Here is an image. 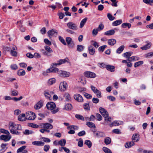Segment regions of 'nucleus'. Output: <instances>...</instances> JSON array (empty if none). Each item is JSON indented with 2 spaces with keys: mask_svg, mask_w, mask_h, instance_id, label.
I'll list each match as a JSON object with an SVG mask.
<instances>
[{
  "mask_svg": "<svg viewBox=\"0 0 153 153\" xmlns=\"http://www.w3.org/2000/svg\"><path fill=\"white\" fill-rule=\"evenodd\" d=\"M85 134H86V133H85V131H80L77 134H78V136H81L85 135Z\"/></svg>",
  "mask_w": 153,
  "mask_h": 153,
  "instance_id": "nucleus-64",
  "label": "nucleus"
},
{
  "mask_svg": "<svg viewBox=\"0 0 153 153\" xmlns=\"http://www.w3.org/2000/svg\"><path fill=\"white\" fill-rule=\"evenodd\" d=\"M72 108V105L70 104H68L65 105V109L67 110H70Z\"/></svg>",
  "mask_w": 153,
  "mask_h": 153,
  "instance_id": "nucleus-36",
  "label": "nucleus"
},
{
  "mask_svg": "<svg viewBox=\"0 0 153 153\" xmlns=\"http://www.w3.org/2000/svg\"><path fill=\"white\" fill-rule=\"evenodd\" d=\"M84 144L87 145L89 148H90L92 146V143L89 140H86Z\"/></svg>",
  "mask_w": 153,
  "mask_h": 153,
  "instance_id": "nucleus-45",
  "label": "nucleus"
},
{
  "mask_svg": "<svg viewBox=\"0 0 153 153\" xmlns=\"http://www.w3.org/2000/svg\"><path fill=\"white\" fill-rule=\"evenodd\" d=\"M43 101L42 100H40L34 106V108L36 110L40 109L43 105Z\"/></svg>",
  "mask_w": 153,
  "mask_h": 153,
  "instance_id": "nucleus-8",
  "label": "nucleus"
},
{
  "mask_svg": "<svg viewBox=\"0 0 153 153\" xmlns=\"http://www.w3.org/2000/svg\"><path fill=\"white\" fill-rule=\"evenodd\" d=\"M75 117L79 120H80L84 121V117L82 115L79 114H76L75 115Z\"/></svg>",
  "mask_w": 153,
  "mask_h": 153,
  "instance_id": "nucleus-47",
  "label": "nucleus"
},
{
  "mask_svg": "<svg viewBox=\"0 0 153 153\" xmlns=\"http://www.w3.org/2000/svg\"><path fill=\"white\" fill-rule=\"evenodd\" d=\"M88 51L89 53L91 55H93L95 51L94 48L91 45L88 47Z\"/></svg>",
  "mask_w": 153,
  "mask_h": 153,
  "instance_id": "nucleus-17",
  "label": "nucleus"
},
{
  "mask_svg": "<svg viewBox=\"0 0 153 153\" xmlns=\"http://www.w3.org/2000/svg\"><path fill=\"white\" fill-rule=\"evenodd\" d=\"M131 24L127 23H123L122 25V27L123 28H126L127 27L128 28H129L131 27Z\"/></svg>",
  "mask_w": 153,
  "mask_h": 153,
  "instance_id": "nucleus-35",
  "label": "nucleus"
},
{
  "mask_svg": "<svg viewBox=\"0 0 153 153\" xmlns=\"http://www.w3.org/2000/svg\"><path fill=\"white\" fill-rule=\"evenodd\" d=\"M140 58L139 57L136 56H132L131 57H128L127 60L129 62L139 60Z\"/></svg>",
  "mask_w": 153,
  "mask_h": 153,
  "instance_id": "nucleus-22",
  "label": "nucleus"
},
{
  "mask_svg": "<svg viewBox=\"0 0 153 153\" xmlns=\"http://www.w3.org/2000/svg\"><path fill=\"white\" fill-rule=\"evenodd\" d=\"M34 113L31 111L28 112L26 114V118L28 120H34L36 118Z\"/></svg>",
  "mask_w": 153,
  "mask_h": 153,
  "instance_id": "nucleus-4",
  "label": "nucleus"
},
{
  "mask_svg": "<svg viewBox=\"0 0 153 153\" xmlns=\"http://www.w3.org/2000/svg\"><path fill=\"white\" fill-rule=\"evenodd\" d=\"M11 135H2L0 136V139L4 140L5 142H7L10 140L11 138Z\"/></svg>",
  "mask_w": 153,
  "mask_h": 153,
  "instance_id": "nucleus-11",
  "label": "nucleus"
},
{
  "mask_svg": "<svg viewBox=\"0 0 153 153\" xmlns=\"http://www.w3.org/2000/svg\"><path fill=\"white\" fill-rule=\"evenodd\" d=\"M113 3L111 4V5L113 6L117 7V3L118 2V1H117L116 0H110Z\"/></svg>",
  "mask_w": 153,
  "mask_h": 153,
  "instance_id": "nucleus-56",
  "label": "nucleus"
},
{
  "mask_svg": "<svg viewBox=\"0 0 153 153\" xmlns=\"http://www.w3.org/2000/svg\"><path fill=\"white\" fill-rule=\"evenodd\" d=\"M59 40L63 45H66V44L65 41V40L61 36H59Z\"/></svg>",
  "mask_w": 153,
  "mask_h": 153,
  "instance_id": "nucleus-58",
  "label": "nucleus"
},
{
  "mask_svg": "<svg viewBox=\"0 0 153 153\" xmlns=\"http://www.w3.org/2000/svg\"><path fill=\"white\" fill-rule=\"evenodd\" d=\"M94 133L96 137L98 138L104 137L105 136V133L101 131H94Z\"/></svg>",
  "mask_w": 153,
  "mask_h": 153,
  "instance_id": "nucleus-10",
  "label": "nucleus"
},
{
  "mask_svg": "<svg viewBox=\"0 0 153 153\" xmlns=\"http://www.w3.org/2000/svg\"><path fill=\"white\" fill-rule=\"evenodd\" d=\"M29 126L34 128H37L39 127L40 128L39 124V125H37L35 124L31 123L30 124Z\"/></svg>",
  "mask_w": 153,
  "mask_h": 153,
  "instance_id": "nucleus-50",
  "label": "nucleus"
},
{
  "mask_svg": "<svg viewBox=\"0 0 153 153\" xmlns=\"http://www.w3.org/2000/svg\"><path fill=\"white\" fill-rule=\"evenodd\" d=\"M44 48L45 51L44 50H42L43 54L48 57L51 56L52 55V53L53 52L52 49L50 47L47 45L44 46Z\"/></svg>",
  "mask_w": 153,
  "mask_h": 153,
  "instance_id": "nucleus-3",
  "label": "nucleus"
},
{
  "mask_svg": "<svg viewBox=\"0 0 153 153\" xmlns=\"http://www.w3.org/2000/svg\"><path fill=\"white\" fill-rule=\"evenodd\" d=\"M44 95L45 96L46 95L56 96V95L54 94V93L53 91H45Z\"/></svg>",
  "mask_w": 153,
  "mask_h": 153,
  "instance_id": "nucleus-28",
  "label": "nucleus"
},
{
  "mask_svg": "<svg viewBox=\"0 0 153 153\" xmlns=\"http://www.w3.org/2000/svg\"><path fill=\"white\" fill-rule=\"evenodd\" d=\"M153 56V52H151L147 53L145 55L146 57L148 58Z\"/></svg>",
  "mask_w": 153,
  "mask_h": 153,
  "instance_id": "nucleus-60",
  "label": "nucleus"
},
{
  "mask_svg": "<svg viewBox=\"0 0 153 153\" xmlns=\"http://www.w3.org/2000/svg\"><path fill=\"white\" fill-rule=\"evenodd\" d=\"M59 69L58 68H49L47 70L46 72L48 73H56L58 71Z\"/></svg>",
  "mask_w": 153,
  "mask_h": 153,
  "instance_id": "nucleus-19",
  "label": "nucleus"
},
{
  "mask_svg": "<svg viewBox=\"0 0 153 153\" xmlns=\"http://www.w3.org/2000/svg\"><path fill=\"white\" fill-rule=\"evenodd\" d=\"M143 64V61H140L135 62L134 64V66L135 68L139 67Z\"/></svg>",
  "mask_w": 153,
  "mask_h": 153,
  "instance_id": "nucleus-29",
  "label": "nucleus"
},
{
  "mask_svg": "<svg viewBox=\"0 0 153 153\" xmlns=\"http://www.w3.org/2000/svg\"><path fill=\"white\" fill-rule=\"evenodd\" d=\"M63 99L65 101L69 102L71 101V96H64Z\"/></svg>",
  "mask_w": 153,
  "mask_h": 153,
  "instance_id": "nucleus-55",
  "label": "nucleus"
},
{
  "mask_svg": "<svg viewBox=\"0 0 153 153\" xmlns=\"http://www.w3.org/2000/svg\"><path fill=\"white\" fill-rule=\"evenodd\" d=\"M132 52H127L124 53L123 54V56L127 58L128 59V57H129L132 54Z\"/></svg>",
  "mask_w": 153,
  "mask_h": 153,
  "instance_id": "nucleus-39",
  "label": "nucleus"
},
{
  "mask_svg": "<svg viewBox=\"0 0 153 153\" xmlns=\"http://www.w3.org/2000/svg\"><path fill=\"white\" fill-rule=\"evenodd\" d=\"M68 58H67L64 59H61L58 61V65H61L63 63H64L67 62L66 59H68Z\"/></svg>",
  "mask_w": 153,
  "mask_h": 153,
  "instance_id": "nucleus-34",
  "label": "nucleus"
},
{
  "mask_svg": "<svg viewBox=\"0 0 153 153\" xmlns=\"http://www.w3.org/2000/svg\"><path fill=\"white\" fill-rule=\"evenodd\" d=\"M17 74L19 76H24L25 74V72L24 70L20 69L18 71Z\"/></svg>",
  "mask_w": 153,
  "mask_h": 153,
  "instance_id": "nucleus-38",
  "label": "nucleus"
},
{
  "mask_svg": "<svg viewBox=\"0 0 153 153\" xmlns=\"http://www.w3.org/2000/svg\"><path fill=\"white\" fill-rule=\"evenodd\" d=\"M74 97L76 100L79 102H82L83 100L82 96H74Z\"/></svg>",
  "mask_w": 153,
  "mask_h": 153,
  "instance_id": "nucleus-33",
  "label": "nucleus"
},
{
  "mask_svg": "<svg viewBox=\"0 0 153 153\" xmlns=\"http://www.w3.org/2000/svg\"><path fill=\"white\" fill-rule=\"evenodd\" d=\"M116 43V40L114 39H111L108 40V44L111 46H113Z\"/></svg>",
  "mask_w": 153,
  "mask_h": 153,
  "instance_id": "nucleus-23",
  "label": "nucleus"
},
{
  "mask_svg": "<svg viewBox=\"0 0 153 153\" xmlns=\"http://www.w3.org/2000/svg\"><path fill=\"white\" fill-rule=\"evenodd\" d=\"M55 33L57 35V32L53 29L50 30L48 32V35L50 38H51L52 36H54Z\"/></svg>",
  "mask_w": 153,
  "mask_h": 153,
  "instance_id": "nucleus-18",
  "label": "nucleus"
},
{
  "mask_svg": "<svg viewBox=\"0 0 153 153\" xmlns=\"http://www.w3.org/2000/svg\"><path fill=\"white\" fill-rule=\"evenodd\" d=\"M114 30H117V29L115 28L114 29H112L107 31L104 33V35L106 36H111L114 35L115 33Z\"/></svg>",
  "mask_w": 153,
  "mask_h": 153,
  "instance_id": "nucleus-15",
  "label": "nucleus"
},
{
  "mask_svg": "<svg viewBox=\"0 0 153 153\" xmlns=\"http://www.w3.org/2000/svg\"><path fill=\"white\" fill-rule=\"evenodd\" d=\"M111 139L108 137L105 138L104 140V143L106 145L110 144L111 143Z\"/></svg>",
  "mask_w": 153,
  "mask_h": 153,
  "instance_id": "nucleus-32",
  "label": "nucleus"
},
{
  "mask_svg": "<svg viewBox=\"0 0 153 153\" xmlns=\"http://www.w3.org/2000/svg\"><path fill=\"white\" fill-rule=\"evenodd\" d=\"M107 46L106 45L102 46L99 48L98 50L101 52H102L104 51L105 48L107 47Z\"/></svg>",
  "mask_w": 153,
  "mask_h": 153,
  "instance_id": "nucleus-49",
  "label": "nucleus"
},
{
  "mask_svg": "<svg viewBox=\"0 0 153 153\" xmlns=\"http://www.w3.org/2000/svg\"><path fill=\"white\" fill-rule=\"evenodd\" d=\"M105 68L107 70L111 72H114L115 71V67L114 66L110 65H106Z\"/></svg>",
  "mask_w": 153,
  "mask_h": 153,
  "instance_id": "nucleus-20",
  "label": "nucleus"
},
{
  "mask_svg": "<svg viewBox=\"0 0 153 153\" xmlns=\"http://www.w3.org/2000/svg\"><path fill=\"white\" fill-rule=\"evenodd\" d=\"M91 88L93 92L97 96H101V91L98 90L93 85H91Z\"/></svg>",
  "mask_w": 153,
  "mask_h": 153,
  "instance_id": "nucleus-13",
  "label": "nucleus"
},
{
  "mask_svg": "<svg viewBox=\"0 0 153 153\" xmlns=\"http://www.w3.org/2000/svg\"><path fill=\"white\" fill-rule=\"evenodd\" d=\"M134 145V142L132 141L126 143L125 144V146L126 148H129Z\"/></svg>",
  "mask_w": 153,
  "mask_h": 153,
  "instance_id": "nucleus-21",
  "label": "nucleus"
},
{
  "mask_svg": "<svg viewBox=\"0 0 153 153\" xmlns=\"http://www.w3.org/2000/svg\"><path fill=\"white\" fill-rule=\"evenodd\" d=\"M107 17L108 19L110 21H113L115 19V17L113 16L110 13H108Z\"/></svg>",
  "mask_w": 153,
  "mask_h": 153,
  "instance_id": "nucleus-51",
  "label": "nucleus"
},
{
  "mask_svg": "<svg viewBox=\"0 0 153 153\" xmlns=\"http://www.w3.org/2000/svg\"><path fill=\"white\" fill-rule=\"evenodd\" d=\"M26 146H25L20 147L17 149V153H19L23 152V151L26 148Z\"/></svg>",
  "mask_w": 153,
  "mask_h": 153,
  "instance_id": "nucleus-46",
  "label": "nucleus"
},
{
  "mask_svg": "<svg viewBox=\"0 0 153 153\" xmlns=\"http://www.w3.org/2000/svg\"><path fill=\"white\" fill-rule=\"evenodd\" d=\"M83 142L82 140L80 138L79 139V141L78 143V146L80 147H82L83 146Z\"/></svg>",
  "mask_w": 153,
  "mask_h": 153,
  "instance_id": "nucleus-59",
  "label": "nucleus"
},
{
  "mask_svg": "<svg viewBox=\"0 0 153 153\" xmlns=\"http://www.w3.org/2000/svg\"><path fill=\"white\" fill-rule=\"evenodd\" d=\"M23 133L25 134H29L33 133V132L32 131H30L27 129H26L25 131L23 132Z\"/></svg>",
  "mask_w": 153,
  "mask_h": 153,
  "instance_id": "nucleus-52",
  "label": "nucleus"
},
{
  "mask_svg": "<svg viewBox=\"0 0 153 153\" xmlns=\"http://www.w3.org/2000/svg\"><path fill=\"white\" fill-rule=\"evenodd\" d=\"M102 150L105 153H112L111 150L106 147H103L102 148Z\"/></svg>",
  "mask_w": 153,
  "mask_h": 153,
  "instance_id": "nucleus-44",
  "label": "nucleus"
},
{
  "mask_svg": "<svg viewBox=\"0 0 153 153\" xmlns=\"http://www.w3.org/2000/svg\"><path fill=\"white\" fill-rule=\"evenodd\" d=\"M59 74H60V76L63 77H68L70 75V74L69 72L62 71H59Z\"/></svg>",
  "mask_w": 153,
  "mask_h": 153,
  "instance_id": "nucleus-14",
  "label": "nucleus"
},
{
  "mask_svg": "<svg viewBox=\"0 0 153 153\" xmlns=\"http://www.w3.org/2000/svg\"><path fill=\"white\" fill-rule=\"evenodd\" d=\"M120 125L119 122L117 121H115L110 124V127H112L113 126H117Z\"/></svg>",
  "mask_w": 153,
  "mask_h": 153,
  "instance_id": "nucleus-43",
  "label": "nucleus"
},
{
  "mask_svg": "<svg viewBox=\"0 0 153 153\" xmlns=\"http://www.w3.org/2000/svg\"><path fill=\"white\" fill-rule=\"evenodd\" d=\"M32 144L34 145L38 146H42L44 145V142L41 141H34L32 142Z\"/></svg>",
  "mask_w": 153,
  "mask_h": 153,
  "instance_id": "nucleus-16",
  "label": "nucleus"
},
{
  "mask_svg": "<svg viewBox=\"0 0 153 153\" xmlns=\"http://www.w3.org/2000/svg\"><path fill=\"white\" fill-rule=\"evenodd\" d=\"M0 132L2 133L5 134L7 135L10 134V133L8 130L3 128H0Z\"/></svg>",
  "mask_w": 153,
  "mask_h": 153,
  "instance_id": "nucleus-41",
  "label": "nucleus"
},
{
  "mask_svg": "<svg viewBox=\"0 0 153 153\" xmlns=\"http://www.w3.org/2000/svg\"><path fill=\"white\" fill-rule=\"evenodd\" d=\"M66 140L65 139H62L58 142V144L62 146H64L66 144Z\"/></svg>",
  "mask_w": 153,
  "mask_h": 153,
  "instance_id": "nucleus-31",
  "label": "nucleus"
},
{
  "mask_svg": "<svg viewBox=\"0 0 153 153\" xmlns=\"http://www.w3.org/2000/svg\"><path fill=\"white\" fill-rule=\"evenodd\" d=\"M87 19V18L85 17L81 21L79 25V27L80 28H82L84 26L85 23L86 22Z\"/></svg>",
  "mask_w": 153,
  "mask_h": 153,
  "instance_id": "nucleus-25",
  "label": "nucleus"
},
{
  "mask_svg": "<svg viewBox=\"0 0 153 153\" xmlns=\"http://www.w3.org/2000/svg\"><path fill=\"white\" fill-rule=\"evenodd\" d=\"M10 54L13 56L14 57L17 56L18 53L16 51H10Z\"/></svg>",
  "mask_w": 153,
  "mask_h": 153,
  "instance_id": "nucleus-48",
  "label": "nucleus"
},
{
  "mask_svg": "<svg viewBox=\"0 0 153 153\" xmlns=\"http://www.w3.org/2000/svg\"><path fill=\"white\" fill-rule=\"evenodd\" d=\"M10 132L11 133L13 134L19 135L20 134V132L16 131L14 129L10 130Z\"/></svg>",
  "mask_w": 153,
  "mask_h": 153,
  "instance_id": "nucleus-53",
  "label": "nucleus"
},
{
  "mask_svg": "<svg viewBox=\"0 0 153 153\" xmlns=\"http://www.w3.org/2000/svg\"><path fill=\"white\" fill-rule=\"evenodd\" d=\"M40 128L41 129L39 131L42 133L45 132L49 133L50 130L52 129L53 128V125L48 123H41L39 124Z\"/></svg>",
  "mask_w": 153,
  "mask_h": 153,
  "instance_id": "nucleus-1",
  "label": "nucleus"
},
{
  "mask_svg": "<svg viewBox=\"0 0 153 153\" xmlns=\"http://www.w3.org/2000/svg\"><path fill=\"white\" fill-rule=\"evenodd\" d=\"M111 118L108 116L105 117V120L107 122H110L111 120Z\"/></svg>",
  "mask_w": 153,
  "mask_h": 153,
  "instance_id": "nucleus-63",
  "label": "nucleus"
},
{
  "mask_svg": "<svg viewBox=\"0 0 153 153\" xmlns=\"http://www.w3.org/2000/svg\"><path fill=\"white\" fill-rule=\"evenodd\" d=\"M56 79L54 78H51L49 79L48 81V84L49 85H51L55 83Z\"/></svg>",
  "mask_w": 153,
  "mask_h": 153,
  "instance_id": "nucleus-30",
  "label": "nucleus"
},
{
  "mask_svg": "<svg viewBox=\"0 0 153 153\" xmlns=\"http://www.w3.org/2000/svg\"><path fill=\"white\" fill-rule=\"evenodd\" d=\"M16 126V124H15L13 122L10 123L9 125V128L10 130L13 129V128L15 127Z\"/></svg>",
  "mask_w": 153,
  "mask_h": 153,
  "instance_id": "nucleus-37",
  "label": "nucleus"
},
{
  "mask_svg": "<svg viewBox=\"0 0 153 153\" xmlns=\"http://www.w3.org/2000/svg\"><path fill=\"white\" fill-rule=\"evenodd\" d=\"M66 41L69 48H73L74 47V44L70 37H67Z\"/></svg>",
  "mask_w": 153,
  "mask_h": 153,
  "instance_id": "nucleus-7",
  "label": "nucleus"
},
{
  "mask_svg": "<svg viewBox=\"0 0 153 153\" xmlns=\"http://www.w3.org/2000/svg\"><path fill=\"white\" fill-rule=\"evenodd\" d=\"M68 27L70 29L76 30L77 29V27L76 24L72 22H69L67 24Z\"/></svg>",
  "mask_w": 153,
  "mask_h": 153,
  "instance_id": "nucleus-5",
  "label": "nucleus"
},
{
  "mask_svg": "<svg viewBox=\"0 0 153 153\" xmlns=\"http://www.w3.org/2000/svg\"><path fill=\"white\" fill-rule=\"evenodd\" d=\"M85 75L86 77L94 78L96 77V74L92 72L87 71L85 72Z\"/></svg>",
  "mask_w": 153,
  "mask_h": 153,
  "instance_id": "nucleus-9",
  "label": "nucleus"
},
{
  "mask_svg": "<svg viewBox=\"0 0 153 153\" xmlns=\"http://www.w3.org/2000/svg\"><path fill=\"white\" fill-rule=\"evenodd\" d=\"M46 106L48 110H51V113L53 114H55L59 111V109L57 108H56V105L55 103L53 102H49L47 105Z\"/></svg>",
  "mask_w": 153,
  "mask_h": 153,
  "instance_id": "nucleus-2",
  "label": "nucleus"
},
{
  "mask_svg": "<svg viewBox=\"0 0 153 153\" xmlns=\"http://www.w3.org/2000/svg\"><path fill=\"white\" fill-rule=\"evenodd\" d=\"M67 87V84L65 82H61L59 85V88L60 90L62 91L66 90Z\"/></svg>",
  "mask_w": 153,
  "mask_h": 153,
  "instance_id": "nucleus-6",
  "label": "nucleus"
},
{
  "mask_svg": "<svg viewBox=\"0 0 153 153\" xmlns=\"http://www.w3.org/2000/svg\"><path fill=\"white\" fill-rule=\"evenodd\" d=\"M42 139H43V141L46 143H49L51 141V140L47 137H42Z\"/></svg>",
  "mask_w": 153,
  "mask_h": 153,
  "instance_id": "nucleus-61",
  "label": "nucleus"
},
{
  "mask_svg": "<svg viewBox=\"0 0 153 153\" xmlns=\"http://www.w3.org/2000/svg\"><path fill=\"white\" fill-rule=\"evenodd\" d=\"M112 132L114 133L117 134H121V132L120 131V130L119 129H114L113 130Z\"/></svg>",
  "mask_w": 153,
  "mask_h": 153,
  "instance_id": "nucleus-57",
  "label": "nucleus"
},
{
  "mask_svg": "<svg viewBox=\"0 0 153 153\" xmlns=\"http://www.w3.org/2000/svg\"><path fill=\"white\" fill-rule=\"evenodd\" d=\"M99 30L97 29H94L92 31V34L94 36H95L98 33Z\"/></svg>",
  "mask_w": 153,
  "mask_h": 153,
  "instance_id": "nucleus-54",
  "label": "nucleus"
},
{
  "mask_svg": "<svg viewBox=\"0 0 153 153\" xmlns=\"http://www.w3.org/2000/svg\"><path fill=\"white\" fill-rule=\"evenodd\" d=\"M122 23V21L121 19L118 20L114 21L112 24L113 26H117L120 25Z\"/></svg>",
  "mask_w": 153,
  "mask_h": 153,
  "instance_id": "nucleus-26",
  "label": "nucleus"
},
{
  "mask_svg": "<svg viewBox=\"0 0 153 153\" xmlns=\"http://www.w3.org/2000/svg\"><path fill=\"white\" fill-rule=\"evenodd\" d=\"M84 48V47L82 45H78L77 46V50L79 52L82 51Z\"/></svg>",
  "mask_w": 153,
  "mask_h": 153,
  "instance_id": "nucleus-40",
  "label": "nucleus"
},
{
  "mask_svg": "<svg viewBox=\"0 0 153 153\" xmlns=\"http://www.w3.org/2000/svg\"><path fill=\"white\" fill-rule=\"evenodd\" d=\"M44 42L46 44L49 45H51V42L47 39H44Z\"/></svg>",
  "mask_w": 153,
  "mask_h": 153,
  "instance_id": "nucleus-62",
  "label": "nucleus"
},
{
  "mask_svg": "<svg viewBox=\"0 0 153 153\" xmlns=\"http://www.w3.org/2000/svg\"><path fill=\"white\" fill-rule=\"evenodd\" d=\"M86 125L90 128H95V126L94 123L92 122H87L86 123Z\"/></svg>",
  "mask_w": 153,
  "mask_h": 153,
  "instance_id": "nucleus-42",
  "label": "nucleus"
},
{
  "mask_svg": "<svg viewBox=\"0 0 153 153\" xmlns=\"http://www.w3.org/2000/svg\"><path fill=\"white\" fill-rule=\"evenodd\" d=\"M139 136L138 134H133L132 137V140H134V142H138L139 140Z\"/></svg>",
  "mask_w": 153,
  "mask_h": 153,
  "instance_id": "nucleus-24",
  "label": "nucleus"
},
{
  "mask_svg": "<svg viewBox=\"0 0 153 153\" xmlns=\"http://www.w3.org/2000/svg\"><path fill=\"white\" fill-rule=\"evenodd\" d=\"M125 48V46L122 45L120 46L116 50V53H121L123 50Z\"/></svg>",
  "mask_w": 153,
  "mask_h": 153,
  "instance_id": "nucleus-27",
  "label": "nucleus"
},
{
  "mask_svg": "<svg viewBox=\"0 0 153 153\" xmlns=\"http://www.w3.org/2000/svg\"><path fill=\"white\" fill-rule=\"evenodd\" d=\"M146 43L147 44L143 46L141 48V49L143 50H146L149 49L151 47L152 45V43L151 42H149L148 41H146Z\"/></svg>",
  "mask_w": 153,
  "mask_h": 153,
  "instance_id": "nucleus-12",
  "label": "nucleus"
}]
</instances>
